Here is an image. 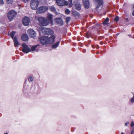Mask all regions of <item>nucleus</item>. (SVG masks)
<instances>
[{"label": "nucleus", "mask_w": 134, "mask_h": 134, "mask_svg": "<svg viewBox=\"0 0 134 134\" xmlns=\"http://www.w3.org/2000/svg\"><path fill=\"white\" fill-rule=\"evenodd\" d=\"M38 20L41 26H46L48 25L49 22L47 19L43 17H39L38 18Z\"/></svg>", "instance_id": "obj_1"}, {"label": "nucleus", "mask_w": 134, "mask_h": 134, "mask_svg": "<svg viewBox=\"0 0 134 134\" xmlns=\"http://www.w3.org/2000/svg\"><path fill=\"white\" fill-rule=\"evenodd\" d=\"M39 1L38 0H32L30 2V6L32 9L36 10L38 5Z\"/></svg>", "instance_id": "obj_2"}, {"label": "nucleus", "mask_w": 134, "mask_h": 134, "mask_svg": "<svg viewBox=\"0 0 134 134\" xmlns=\"http://www.w3.org/2000/svg\"><path fill=\"white\" fill-rule=\"evenodd\" d=\"M17 14V12L14 10L9 11L8 13V17L9 21H11Z\"/></svg>", "instance_id": "obj_3"}, {"label": "nucleus", "mask_w": 134, "mask_h": 134, "mask_svg": "<svg viewBox=\"0 0 134 134\" xmlns=\"http://www.w3.org/2000/svg\"><path fill=\"white\" fill-rule=\"evenodd\" d=\"M48 9V7L46 6H40L38 8L36 13L38 14L42 13H44Z\"/></svg>", "instance_id": "obj_4"}, {"label": "nucleus", "mask_w": 134, "mask_h": 134, "mask_svg": "<svg viewBox=\"0 0 134 134\" xmlns=\"http://www.w3.org/2000/svg\"><path fill=\"white\" fill-rule=\"evenodd\" d=\"M22 46L23 48L22 51L23 53H27L31 51L29 47L26 43H23L22 44Z\"/></svg>", "instance_id": "obj_5"}, {"label": "nucleus", "mask_w": 134, "mask_h": 134, "mask_svg": "<svg viewBox=\"0 0 134 134\" xmlns=\"http://www.w3.org/2000/svg\"><path fill=\"white\" fill-rule=\"evenodd\" d=\"M43 33L44 35H51L53 34L54 31L50 29L45 28L43 30Z\"/></svg>", "instance_id": "obj_6"}, {"label": "nucleus", "mask_w": 134, "mask_h": 134, "mask_svg": "<svg viewBox=\"0 0 134 134\" xmlns=\"http://www.w3.org/2000/svg\"><path fill=\"white\" fill-rule=\"evenodd\" d=\"M48 37L43 36L41 37L40 40V43L43 45L47 43Z\"/></svg>", "instance_id": "obj_7"}, {"label": "nucleus", "mask_w": 134, "mask_h": 134, "mask_svg": "<svg viewBox=\"0 0 134 134\" xmlns=\"http://www.w3.org/2000/svg\"><path fill=\"white\" fill-rule=\"evenodd\" d=\"M30 21V18L27 16H25L23 19V23L25 26L29 25Z\"/></svg>", "instance_id": "obj_8"}, {"label": "nucleus", "mask_w": 134, "mask_h": 134, "mask_svg": "<svg viewBox=\"0 0 134 134\" xmlns=\"http://www.w3.org/2000/svg\"><path fill=\"white\" fill-rule=\"evenodd\" d=\"M27 33L32 37L34 38L36 36V33L32 29H29L27 31Z\"/></svg>", "instance_id": "obj_9"}, {"label": "nucleus", "mask_w": 134, "mask_h": 134, "mask_svg": "<svg viewBox=\"0 0 134 134\" xmlns=\"http://www.w3.org/2000/svg\"><path fill=\"white\" fill-rule=\"evenodd\" d=\"M55 38V36L54 35H52L51 36L47 39V43L52 44L54 42V40Z\"/></svg>", "instance_id": "obj_10"}, {"label": "nucleus", "mask_w": 134, "mask_h": 134, "mask_svg": "<svg viewBox=\"0 0 134 134\" xmlns=\"http://www.w3.org/2000/svg\"><path fill=\"white\" fill-rule=\"evenodd\" d=\"M54 21L56 23L60 24V26H63L64 24V21L62 19L60 18H55L54 19Z\"/></svg>", "instance_id": "obj_11"}, {"label": "nucleus", "mask_w": 134, "mask_h": 134, "mask_svg": "<svg viewBox=\"0 0 134 134\" xmlns=\"http://www.w3.org/2000/svg\"><path fill=\"white\" fill-rule=\"evenodd\" d=\"M89 0H82L83 5L86 8H88L89 7L90 3Z\"/></svg>", "instance_id": "obj_12"}, {"label": "nucleus", "mask_w": 134, "mask_h": 134, "mask_svg": "<svg viewBox=\"0 0 134 134\" xmlns=\"http://www.w3.org/2000/svg\"><path fill=\"white\" fill-rule=\"evenodd\" d=\"M56 3L59 6H63L64 5L65 0H56Z\"/></svg>", "instance_id": "obj_13"}, {"label": "nucleus", "mask_w": 134, "mask_h": 134, "mask_svg": "<svg viewBox=\"0 0 134 134\" xmlns=\"http://www.w3.org/2000/svg\"><path fill=\"white\" fill-rule=\"evenodd\" d=\"M21 39L23 41H27L28 39V35L26 34H23L21 36Z\"/></svg>", "instance_id": "obj_14"}, {"label": "nucleus", "mask_w": 134, "mask_h": 134, "mask_svg": "<svg viewBox=\"0 0 134 134\" xmlns=\"http://www.w3.org/2000/svg\"><path fill=\"white\" fill-rule=\"evenodd\" d=\"M49 9L51 12H53L55 14H58L55 8L53 5L49 7Z\"/></svg>", "instance_id": "obj_15"}, {"label": "nucleus", "mask_w": 134, "mask_h": 134, "mask_svg": "<svg viewBox=\"0 0 134 134\" xmlns=\"http://www.w3.org/2000/svg\"><path fill=\"white\" fill-rule=\"evenodd\" d=\"M13 40L14 43V46L15 47H17L19 45V43L17 40V37L16 36L14 37Z\"/></svg>", "instance_id": "obj_16"}, {"label": "nucleus", "mask_w": 134, "mask_h": 134, "mask_svg": "<svg viewBox=\"0 0 134 134\" xmlns=\"http://www.w3.org/2000/svg\"><path fill=\"white\" fill-rule=\"evenodd\" d=\"M53 15L50 13H48L47 16V19L49 21L51 22H53Z\"/></svg>", "instance_id": "obj_17"}, {"label": "nucleus", "mask_w": 134, "mask_h": 134, "mask_svg": "<svg viewBox=\"0 0 134 134\" xmlns=\"http://www.w3.org/2000/svg\"><path fill=\"white\" fill-rule=\"evenodd\" d=\"M94 0L96 1L97 3H98L97 8L99 7L100 6L103 4V2L102 0Z\"/></svg>", "instance_id": "obj_18"}, {"label": "nucleus", "mask_w": 134, "mask_h": 134, "mask_svg": "<svg viewBox=\"0 0 134 134\" xmlns=\"http://www.w3.org/2000/svg\"><path fill=\"white\" fill-rule=\"evenodd\" d=\"M81 5L79 3H77L75 4V8L78 10H80L81 9Z\"/></svg>", "instance_id": "obj_19"}, {"label": "nucleus", "mask_w": 134, "mask_h": 134, "mask_svg": "<svg viewBox=\"0 0 134 134\" xmlns=\"http://www.w3.org/2000/svg\"><path fill=\"white\" fill-rule=\"evenodd\" d=\"M60 43V41H58L52 45L51 47L53 48H57L59 46Z\"/></svg>", "instance_id": "obj_20"}, {"label": "nucleus", "mask_w": 134, "mask_h": 134, "mask_svg": "<svg viewBox=\"0 0 134 134\" xmlns=\"http://www.w3.org/2000/svg\"><path fill=\"white\" fill-rule=\"evenodd\" d=\"M72 14L75 16H80L79 13L77 11H74L72 12Z\"/></svg>", "instance_id": "obj_21"}, {"label": "nucleus", "mask_w": 134, "mask_h": 134, "mask_svg": "<svg viewBox=\"0 0 134 134\" xmlns=\"http://www.w3.org/2000/svg\"><path fill=\"white\" fill-rule=\"evenodd\" d=\"M39 46L38 44H37L36 45L33 46L31 47L30 49L31 51H34L35 50L37 46Z\"/></svg>", "instance_id": "obj_22"}, {"label": "nucleus", "mask_w": 134, "mask_h": 134, "mask_svg": "<svg viewBox=\"0 0 134 134\" xmlns=\"http://www.w3.org/2000/svg\"><path fill=\"white\" fill-rule=\"evenodd\" d=\"M109 19L108 18H107L104 20V21L103 22V23L104 24L106 25L109 22Z\"/></svg>", "instance_id": "obj_23"}, {"label": "nucleus", "mask_w": 134, "mask_h": 134, "mask_svg": "<svg viewBox=\"0 0 134 134\" xmlns=\"http://www.w3.org/2000/svg\"><path fill=\"white\" fill-rule=\"evenodd\" d=\"M16 32L14 31H12V32H11L10 34V36H11V37L12 38V39H14V36L15 35V33Z\"/></svg>", "instance_id": "obj_24"}, {"label": "nucleus", "mask_w": 134, "mask_h": 134, "mask_svg": "<svg viewBox=\"0 0 134 134\" xmlns=\"http://www.w3.org/2000/svg\"><path fill=\"white\" fill-rule=\"evenodd\" d=\"M68 3L69 4V6L71 7L72 6V0H68Z\"/></svg>", "instance_id": "obj_25"}, {"label": "nucleus", "mask_w": 134, "mask_h": 134, "mask_svg": "<svg viewBox=\"0 0 134 134\" xmlns=\"http://www.w3.org/2000/svg\"><path fill=\"white\" fill-rule=\"evenodd\" d=\"M70 17H67L66 18V22L67 24H68L69 22L70 19Z\"/></svg>", "instance_id": "obj_26"}, {"label": "nucleus", "mask_w": 134, "mask_h": 134, "mask_svg": "<svg viewBox=\"0 0 134 134\" xmlns=\"http://www.w3.org/2000/svg\"><path fill=\"white\" fill-rule=\"evenodd\" d=\"M33 79L31 76H29L28 78V81L29 82L32 81H33Z\"/></svg>", "instance_id": "obj_27"}, {"label": "nucleus", "mask_w": 134, "mask_h": 134, "mask_svg": "<svg viewBox=\"0 0 134 134\" xmlns=\"http://www.w3.org/2000/svg\"><path fill=\"white\" fill-rule=\"evenodd\" d=\"M119 19V18L118 17V16H116L115 18L114 19V20L115 21H116V22H118Z\"/></svg>", "instance_id": "obj_28"}, {"label": "nucleus", "mask_w": 134, "mask_h": 134, "mask_svg": "<svg viewBox=\"0 0 134 134\" xmlns=\"http://www.w3.org/2000/svg\"><path fill=\"white\" fill-rule=\"evenodd\" d=\"M70 12V11H69L68 9H66L65 11V13L67 14H69Z\"/></svg>", "instance_id": "obj_29"}, {"label": "nucleus", "mask_w": 134, "mask_h": 134, "mask_svg": "<svg viewBox=\"0 0 134 134\" xmlns=\"http://www.w3.org/2000/svg\"><path fill=\"white\" fill-rule=\"evenodd\" d=\"M130 102L132 103H134V93L133 94V96L130 99Z\"/></svg>", "instance_id": "obj_30"}, {"label": "nucleus", "mask_w": 134, "mask_h": 134, "mask_svg": "<svg viewBox=\"0 0 134 134\" xmlns=\"http://www.w3.org/2000/svg\"><path fill=\"white\" fill-rule=\"evenodd\" d=\"M13 0H7V3L8 4H12Z\"/></svg>", "instance_id": "obj_31"}, {"label": "nucleus", "mask_w": 134, "mask_h": 134, "mask_svg": "<svg viewBox=\"0 0 134 134\" xmlns=\"http://www.w3.org/2000/svg\"><path fill=\"white\" fill-rule=\"evenodd\" d=\"M104 38V37L103 36H99L98 38V39L99 40L103 39Z\"/></svg>", "instance_id": "obj_32"}, {"label": "nucleus", "mask_w": 134, "mask_h": 134, "mask_svg": "<svg viewBox=\"0 0 134 134\" xmlns=\"http://www.w3.org/2000/svg\"><path fill=\"white\" fill-rule=\"evenodd\" d=\"M90 35L89 34L88 32H87L86 34V37L87 38H88L89 37Z\"/></svg>", "instance_id": "obj_33"}, {"label": "nucleus", "mask_w": 134, "mask_h": 134, "mask_svg": "<svg viewBox=\"0 0 134 134\" xmlns=\"http://www.w3.org/2000/svg\"><path fill=\"white\" fill-rule=\"evenodd\" d=\"M133 126H134V122L133 121H132L131 124V126L132 127Z\"/></svg>", "instance_id": "obj_34"}, {"label": "nucleus", "mask_w": 134, "mask_h": 134, "mask_svg": "<svg viewBox=\"0 0 134 134\" xmlns=\"http://www.w3.org/2000/svg\"><path fill=\"white\" fill-rule=\"evenodd\" d=\"M4 3V1L3 0H0V4H3Z\"/></svg>", "instance_id": "obj_35"}, {"label": "nucleus", "mask_w": 134, "mask_h": 134, "mask_svg": "<svg viewBox=\"0 0 134 134\" xmlns=\"http://www.w3.org/2000/svg\"><path fill=\"white\" fill-rule=\"evenodd\" d=\"M68 4V3L67 1H65V2L64 3V5H67Z\"/></svg>", "instance_id": "obj_36"}, {"label": "nucleus", "mask_w": 134, "mask_h": 134, "mask_svg": "<svg viewBox=\"0 0 134 134\" xmlns=\"http://www.w3.org/2000/svg\"><path fill=\"white\" fill-rule=\"evenodd\" d=\"M100 43L101 44H103V43L101 41L100 42Z\"/></svg>", "instance_id": "obj_37"}, {"label": "nucleus", "mask_w": 134, "mask_h": 134, "mask_svg": "<svg viewBox=\"0 0 134 134\" xmlns=\"http://www.w3.org/2000/svg\"><path fill=\"white\" fill-rule=\"evenodd\" d=\"M132 15L133 16H134V10L133 11L132 13Z\"/></svg>", "instance_id": "obj_38"}, {"label": "nucleus", "mask_w": 134, "mask_h": 134, "mask_svg": "<svg viewBox=\"0 0 134 134\" xmlns=\"http://www.w3.org/2000/svg\"><path fill=\"white\" fill-rule=\"evenodd\" d=\"M86 51V50H85H85H83V53H85V52Z\"/></svg>", "instance_id": "obj_39"}, {"label": "nucleus", "mask_w": 134, "mask_h": 134, "mask_svg": "<svg viewBox=\"0 0 134 134\" xmlns=\"http://www.w3.org/2000/svg\"><path fill=\"white\" fill-rule=\"evenodd\" d=\"M23 1L24 3H25L26 2V1H25V0H23Z\"/></svg>", "instance_id": "obj_40"}, {"label": "nucleus", "mask_w": 134, "mask_h": 134, "mask_svg": "<svg viewBox=\"0 0 134 134\" xmlns=\"http://www.w3.org/2000/svg\"><path fill=\"white\" fill-rule=\"evenodd\" d=\"M131 134H133V131L132 130Z\"/></svg>", "instance_id": "obj_41"}, {"label": "nucleus", "mask_w": 134, "mask_h": 134, "mask_svg": "<svg viewBox=\"0 0 134 134\" xmlns=\"http://www.w3.org/2000/svg\"><path fill=\"white\" fill-rule=\"evenodd\" d=\"M4 134H8L7 133H4Z\"/></svg>", "instance_id": "obj_42"}, {"label": "nucleus", "mask_w": 134, "mask_h": 134, "mask_svg": "<svg viewBox=\"0 0 134 134\" xmlns=\"http://www.w3.org/2000/svg\"><path fill=\"white\" fill-rule=\"evenodd\" d=\"M121 134H124V133L122 132L121 133Z\"/></svg>", "instance_id": "obj_43"}, {"label": "nucleus", "mask_w": 134, "mask_h": 134, "mask_svg": "<svg viewBox=\"0 0 134 134\" xmlns=\"http://www.w3.org/2000/svg\"><path fill=\"white\" fill-rule=\"evenodd\" d=\"M128 20V18H127V19H126V20H127H127Z\"/></svg>", "instance_id": "obj_44"}, {"label": "nucleus", "mask_w": 134, "mask_h": 134, "mask_svg": "<svg viewBox=\"0 0 134 134\" xmlns=\"http://www.w3.org/2000/svg\"><path fill=\"white\" fill-rule=\"evenodd\" d=\"M29 0H26V1H27V2H28Z\"/></svg>", "instance_id": "obj_45"}]
</instances>
